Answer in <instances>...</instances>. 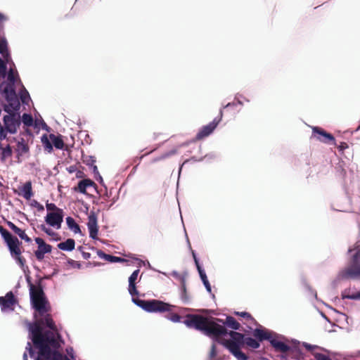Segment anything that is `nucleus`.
<instances>
[{
  "label": "nucleus",
  "mask_w": 360,
  "mask_h": 360,
  "mask_svg": "<svg viewBox=\"0 0 360 360\" xmlns=\"http://www.w3.org/2000/svg\"><path fill=\"white\" fill-rule=\"evenodd\" d=\"M87 226L89 231V236L93 239H96L98 232V226L97 216L94 212H90L88 216Z\"/></svg>",
  "instance_id": "11"
},
{
  "label": "nucleus",
  "mask_w": 360,
  "mask_h": 360,
  "mask_svg": "<svg viewBox=\"0 0 360 360\" xmlns=\"http://www.w3.org/2000/svg\"><path fill=\"white\" fill-rule=\"evenodd\" d=\"M338 278L342 280L360 278V249L352 256L348 266L339 272Z\"/></svg>",
  "instance_id": "5"
},
{
  "label": "nucleus",
  "mask_w": 360,
  "mask_h": 360,
  "mask_svg": "<svg viewBox=\"0 0 360 360\" xmlns=\"http://www.w3.org/2000/svg\"><path fill=\"white\" fill-rule=\"evenodd\" d=\"M38 210H44V207H43V205H39H39H38Z\"/></svg>",
  "instance_id": "57"
},
{
  "label": "nucleus",
  "mask_w": 360,
  "mask_h": 360,
  "mask_svg": "<svg viewBox=\"0 0 360 360\" xmlns=\"http://www.w3.org/2000/svg\"><path fill=\"white\" fill-rule=\"evenodd\" d=\"M14 233L17 234L21 239L25 240L27 243H30L32 241L31 238L27 236L25 231L20 229V228H18Z\"/></svg>",
  "instance_id": "32"
},
{
  "label": "nucleus",
  "mask_w": 360,
  "mask_h": 360,
  "mask_svg": "<svg viewBox=\"0 0 360 360\" xmlns=\"http://www.w3.org/2000/svg\"><path fill=\"white\" fill-rule=\"evenodd\" d=\"M34 255H35V257L36 258L39 260V261H41L44 258V255L43 252H40L39 250H37L35 252H34Z\"/></svg>",
  "instance_id": "47"
},
{
  "label": "nucleus",
  "mask_w": 360,
  "mask_h": 360,
  "mask_svg": "<svg viewBox=\"0 0 360 360\" xmlns=\"http://www.w3.org/2000/svg\"><path fill=\"white\" fill-rule=\"evenodd\" d=\"M8 18L7 16H6L5 15L2 14V13H0V22H2L4 21H6L8 20Z\"/></svg>",
  "instance_id": "53"
},
{
  "label": "nucleus",
  "mask_w": 360,
  "mask_h": 360,
  "mask_svg": "<svg viewBox=\"0 0 360 360\" xmlns=\"http://www.w3.org/2000/svg\"><path fill=\"white\" fill-rule=\"evenodd\" d=\"M176 153V150H171L168 153H165L162 155H161L160 156L156 158H154L153 160H152V162L154 163V162H156L158 161H160V160H165L167 158L174 155Z\"/></svg>",
  "instance_id": "33"
},
{
  "label": "nucleus",
  "mask_w": 360,
  "mask_h": 360,
  "mask_svg": "<svg viewBox=\"0 0 360 360\" xmlns=\"http://www.w3.org/2000/svg\"><path fill=\"white\" fill-rule=\"evenodd\" d=\"M217 347L214 344H212L209 353V357L210 359H214L217 356Z\"/></svg>",
  "instance_id": "41"
},
{
  "label": "nucleus",
  "mask_w": 360,
  "mask_h": 360,
  "mask_svg": "<svg viewBox=\"0 0 360 360\" xmlns=\"http://www.w3.org/2000/svg\"><path fill=\"white\" fill-rule=\"evenodd\" d=\"M224 324L233 330H238L240 327V323L232 316H227Z\"/></svg>",
  "instance_id": "25"
},
{
  "label": "nucleus",
  "mask_w": 360,
  "mask_h": 360,
  "mask_svg": "<svg viewBox=\"0 0 360 360\" xmlns=\"http://www.w3.org/2000/svg\"><path fill=\"white\" fill-rule=\"evenodd\" d=\"M110 262H124L125 259L122 258V257H116V256H113L112 255L111 257H110Z\"/></svg>",
  "instance_id": "46"
},
{
  "label": "nucleus",
  "mask_w": 360,
  "mask_h": 360,
  "mask_svg": "<svg viewBox=\"0 0 360 360\" xmlns=\"http://www.w3.org/2000/svg\"><path fill=\"white\" fill-rule=\"evenodd\" d=\"M312 136L318 141L324 143H332L335 146L337 145L333 135L328 133L321 127H314L312 128Z\"/></svg>",
  "instance_id": "8"
},
{
  "label": "nucleus",
  "mask_w": 360,
  "mask_h": 360,
  "mask_svg": "<svg viewBox=\"0 0 360 360\" xmlns=\"http://www.w3.org/2000/svg\"><path fill=\"white\" fill-rule=\"evenodd\" d=\"M25 349H26L27 351H28L30 357H32V358L34 357L35 352H34V349H33L30 342H28L27 343V346H26Z\"/></svg>",
  "instance_id": "42"
},
{
  "label": "nucleus",
  "mask_w": 360,
  "mask_h": 360,
  "mask_svg": "<svg viewBox=\"0 0 360 360\" xmlns=\"http://www.w3.org/2000/svg\"><path fill=\"white\" fill-rule=\"evenodd\" d=\"M236 314L245 318L248 321H255V319L252 318L251 314L248 312H245V311L236 312Z\"/></svg>",
  "instance_id": "37"
},
{
  "label": "nucleus",
  "mask_w": 360,
  "mask_h": 360,
  "mask_svg": "<svg viewBox=\"0 0 360 360\" xmlns=\"http://www.w3.org/2000/svg\"><path fill=\"white\" fill-rule=\"evenodd\" d=\"M22 358H23V360H27V359H28L27 354V353H26V352H25V353L23 354V356H22Z\"/></svg>",
  "instance_id": "56"
},
{
  "label": "nucleus",
  "mask_w": 360,
  "mask_h": 360,
  "mask_svg": "<svg viewBox=\"0 0 360 360\" xmlns=\"http://www.w3.org/2000/svg\"><path fill=\"white\" fill-rule=\"evenodd\" d=\"M79 176H81V174H77V177H79Z\"/></svg>",
  "instance_id": "62"
},
{
  "label": "nucleus",
  "mask_w": 360,
  "mask_h": 360,
  "mask_svg": "<svg viewBox=\"0 0 360 360\" xmlns=\"http://www.w3.org/2000/svg\"><path fill=\"white\" fill-rule=\"evenodd\" d=\"M16 303L17 300L11 291L7 292L4 297H0V306L2 311L13 310L14 305Z\"/></svg>",
  "instance_id": "10"
},
{
  "label": "nucleus",
  "mask_w": 360,
  "mask_h": 360,
  "mask_svg": "<svg viewBox=\"0 0 360 360\" xmlns=\"http://www.w3.org/2000/svg\"><path fill=\"white\" fill-rule=\"evenodd\" d=\"M21 242L18 241V243H15L13 244V247H9L8 249L11 255L15 258V259L18 262L21 267H23L26 260L25 259L21 256L22 251L20 248Z\"/></svg>",
  "instance_id": "12"
},
{
  "label": "nucleus",
  "mask_w": 360,
  "mask_h": 360,
  "mask_svg": "<svg viewBox=\"0 0 360 360\" xmlns=\"http://www.w3.org/2000/svg\"><path fill=\"white\" fill-rule=\"evenodd\" d=\"M82 257L84 259H89L91 257V254L89 252H82Z\"/></svg>",
  "instance_id": "52"
},
{
  "label": "nucleus",
  "mask_w": 360,
  "mask_h": 360,
  "mask_svg": "<svg viewBox=\"0 0 360 360\" xmlns=\"http://www.w3.org/2000/svg\"><path fill=\"white\" fill-rule=\"evenodd\" d=\"M75 241L72 238H68L65 242H62L58 244V248L60 250L65 251H72L75 249Z\"/></svg>",
  "instance_id": "20"
},
{
  "label": "nucleus",
  "mask_w": 360,
  "mask_h": 360,
  "mask_svg": "<svg viewBox=\"0 0 360 360\" xmlns=\"http://www.w3.org/2000/svg\"><path fill=\"white\" fill-rule=\"evenodd\" d=\"M217 320L218 321L222 322V321H221V319H217Z\"/></svg>",
  "instance_id": "60"
},
{
  "label": "nucleus",
  "mask_w": 360,
  "mask_h": 360,
  "mask_svg": "<svg viewBox=\"0 0 360 360\" xmlns=\"http://www.w3.org/2000/svg\"><path fill=\"white\" fill-rule=\"evenodd\" d=\"M97 255L100 258L104 259L108 262H110V257H111L112 255L105 254L104 252H103L101 250H97Z\"/></svg>",
  "instance_id": "40"
},
{
  "label": "nucleus",
  "mask_w": 360,
  "mask_h": 360,
  "mask_svg": "<svg viewBox=\"0 0 360 360\" xmlns=\"http://www.w3.org/2000/svg\"><path fill=\"white\" fill-rule=\"evenodd\" d=\"M337 148L340 152L343 153L345 149L349 148V146L346 142H341L339 145L337 146Z\"/></svg>",
  "instance_id": "44"
},
{
  "label": "nucleus",
  "mask_w": 360,
  "mask_h": 360,
  "mask_svg": "<svg viewBox=\"0 0 360 360\" xmlns=\"http://www.w3.org/2000/svg\"><path fill=\"white\" fill-rule=\"evenodd\" d=\"M181 300L184 302H188L189 301V297L187 295L186 283L184 279L181 281Z\"/></svg>",
  "instance_id": "30"
},
{
  "label": "nucleus",
  "mask_w": 360,
  "mask_h": 360,
  "mask_svg": "<svg viewBox=\"0 0 360 360\" xmlns=\"http://www.w3.org/2000/svg\"><path fill=\"white\" fill-rule=\"evenodd\" d=\"M133 302L145 311L150 313L169 312L166 317L172 322H179L181 316L176 313L171 312L174 306L158 300H144L133 299Z\"/></svg>",
  "instance_id": "3"
},
{
  "label": "nucleus",
  "mask_w": 360,
  "mask_h": 360,
  "mask_svg": "<svg viewBox=\"0 0 360 360\" xmlns=\"http://www.w3.org/2000/svg\"><path fill=\"white\" fill-rule=\"evenodd\" d=\"M276 334L271 331V347L276 351L286 352L290 349V347L282 341L276 338Z\"/></svg>",
  "instance_id": "17"
},
{
  "label": "nucleus",
  "mask_w": 360,
  "mask_h": 360,
  "mask_svg": "<svg viewBox=\"0 0 360 360\" xmlns=\"http://www.w3.org/2000/svg\"><path fill=\"white\" fill-rule=\"evenodd\" d=\"M79 176H81V174H77V177H79Z\"/></svg>",
  "instance_id": "61"
},
{
  "label": "nucleus",
  "mask_w": 360,
  "mask_h": 360,
  "mask_svg": "<svg viewBox=\"0 0 360 360\" xmlns=\"http://www.w3.org/2000/svg\"><path fill=\"white\" fill-rule=\"evenodd\" d=\"M22 122L27 127H31L33 125V118L31 115L24 113L22 117Z\"/></svg>",
  "instance_id": "29"
},
{
  "label": "nucleus",
  "mask_w": 360,
  "mask_h": 360,
  "mask_svg": "<svg viewBox=\"0 0 360 360\" xmlns=\"http://www.w3.org/2000/svg\"><path fill=\"white\" fill-rule=\"evenodd\" d=\"M184 323L190 328L203 332L206 335L213 336L218 343L224 346L238 360H247L245 354L240 351V345L243 343L242 333L230 331L212 319L199 314H188L185 316Z\"/></svg>",
  "instance_id": "1"
},
{
  "label": "nucleus",
  "mask_w": 360,
  "mask_h": 360,
  "mask_svg": "<svg viewBox=\"0 0 360 360\" xmlns=\"http://www.w3.org/2000/svg\"><path fill=\"white\" fill-rule=\"evenodd\" d=\"M49 138L51 140L52 145H53L57 149H63L65 143L60 134L56 136L54 134H50Z\"/></svg>",
  "instance_id": "21"
},
{
  "label": "nucleus",
  "mask_w": 360,
  "mask_h": 360,
  "mask_svg": "<svg viewBox=\"0 0 360 360\" xmlns=\"http://www.w3.org/2000/svg\"><path fill=\"white\" fill-rule=\"evenodd\" d=\"M12 155V149L11 147L8 145L6 148H2L1 151V160L2 162H5L7 158H9Z\"/></svg>",
  "instance_id": "28"
},
{
  "label": "nucleus",
  "mask_w": 360,
  "mask_h": 360,
  "mask_svg": "<svg viewBox=\"0 0 360 360\" xmlns=\"http://www.w3.org/2000/svg\"><path fill=\"white\" fill-rule=\"evenodd\" d=\"M46 209L51 212H58V210H63L60 208H58L54 203H46Z\"/></svg>",
  "instance_id": "39"
},
{
  "label": "nucleus",
  "mask_w": 360,
  "mask_h": 360,
  "mask_svg": "<svg viewBox=\"0 0 360 360\" xmlns=\"http://www.w3.org/2000/svg\"><path fill=\"white\" fill-rule=\"evenodd\" d=\"M316 360H332L328 356L319 352H312Z\"/></svg>",
  "instance_id": "35"
},
{
  "label": "nucleus",
  "mask_w": 360,
  "mask_h": 360,
  "mask_svg": "<svg viewBox=\"0 0 360 360\" xmlns=\"http://www.w3.org/2000/svg\"><path fill=\"white\" fill-rule=\"evenodd\" d=\"M7 53V43L5 40H0V53L3 56Z\"/></svg>",
  "instance_id": "38"
},
{
  "label": "nucleus",
  "mask_w": 360,
  "mask_h": 360,
  "mask_svg": "<svg viewBox=\"0 0 360 360\" xmlns=\"http://www.w3.org/2000/svg\"><path fill=\"white\" fill-rule=\"evenodd\" d=\"M8 79L10 82H14L15 77L12 71H10L8 75Z\"/></svg>",
  "instance_id": "50"
},
{
  "label": "nucleus",
  "mask_w": 360,
  "mask_h": 360,
  "mask_svg": "<svg viewBox=\"0 0 360 360\" xmlns=\"http://www.w3.org/2000/svg\"><path fill=\"white\" fill-rule=\"evenodd\" d=\"M0 233L4 241L6 242L8 248L13 247V244L15 243H18L19 240L15 236L11 235L6 229H4L2 226L0 225Z\"/></svg>",
  "instance_id": "15"
},
{
  "label": "nucleus",
  "mask_w": 360,
  "mask_h": 360,
  "mask_svg": "<svg viewBox=\"0 0 360 360\" xmlns=\"http://www.w3.org/2000/svg\"><path fill=\"white\" fill-rule=\"evenodd\" d=\"M19 195H22L26 200H30L33 196L32 182L30 181L24 184L21 188V193Z\"/></svg>",
  "instance_id": "18"
},
{
  "label": "nucleus",
  "mask_w": 360,
  "mask_h": 360,
  "mask_svg": "<svg viewBox=\"0 0 360 360\" xmlns=\"http://www.w3.org/2000/svg\"><path fill=\"white\" fill-rule=\"evenodd\" d=\"M352 251V249H351V248H349V249L348 250V252H349V253H350Z\"/></svg>",
  "instance_id": "58"
},
{
  "label": "nucleus",
  "mask_w": 360,
  "mask_h": 360,
  "mask_svg": "<svg viewBox=\"0 0 360 360\" xmlns=\"http://www.w3.org/2000/svg\"><path fill=\"white\" fill-rule=\"evenodd\" d=\"M30 287V300L32 307L39 313V316H44L50 310L49 303L46 297L41 282L34 285L27 278Z\"/></svg>",
  "instance_id": "4"
},
{
  "label": "nucleus",
  "mask_w": 360,
  "mask_h": 360,
  "mask_svg": "<svg viewBox=\"0 0 360 360\" xmlns=\"http://www.w3.org/2000/svg\"><path fill=\"white\" fill-rule=\"evenodd\" d=\"M342 298L350 300H360V291L352 295L342 294Z\"/></svg>",
  "instance_id": "36"
},
{
  "label": "nucleus",
  "mask_w": 360,
  "mask_h": 360,
  "mask_svg": "<svg viewBox=\"0 0 360 360\" xmlns=\"http://www.w3.org/2000/svg\"><path fill=\"white\" fill-rule=\"evenodd\" d=\"M40 229L43 231H44L46 234H48L49 236H51V237H55L58 234L54 232L53 230H51V229L49 228H47L45 225L44 224H41L40 226H39Z\"/></svg>",
  "instance_id": "34"
},
{
  "label": "nucleus",
  "mask_w": 360,
  "mask_h": 360,
  "mask_svg": "<svg viewBox=\"0 0 360 360\" xmlns=\"http://www.w3.org/2000/svg\"><path fill=\"white\" fill-rule=\"evenodd\" d=\"M90 187L96 188V184L89 179H84L79 181L77 186L73 188V190L76 192L86 194V189Z\"/></svg>",
  "instance_id": "13"
},
{
  "label": "nucleus",
  "mask_w": 360,
  "mask_h": 360,
  "mask_svg": "<svg viewBox=\"0 0 360 360\" xmlns=\"http://www.w3.org/2000/svg\"><path fill=\"white\" fill-rule=\"evenodd\" d=\"M6 71V65L1 58H0V75H5Z\"/></svg>",
  "instance_id": "43"
},
{
  "label": "nucleus",
  "mask_w": 360,
  "mask_h": 360,
  "mask_svg": "<svg viewBox=\"0 0 360 360\" xmlns=\"http://www.w3.org/2000/svg\"><path fill=\"white\" fill-rule=\"evenodd\" d=\"M43 316L28 324L33 345L39 350L35 360H70L59 352L52 350L59 346L54 335L58 328L50 314L46 312Z\"/></svg>",
  "instance_id": "2"
},
{
  "label": "nucleus",
  "mask_w": 360,
  "mask_h": 360,
  "mask_svg": "<svg viewBox=\"0 0 360 360\" xmlns=\"http://www.w3.org/2000/svg\"><path fill=\"white\" fill-rule=\"evenodd\" d=\"M41 141L46 151L48 153H51L53 151V145L51 143V140L49 138V135L44 134L41 138Z\"/></svg>",
  "instance_id": "23"
},
{
  "label": "nucleus",
  "mask_w": 360,
  "mask_h": 360,
  "mask_svg": "<svg viewBox=\"0 0 360 360\" xmlns=\"http://www.w3.org/2000/svg\"><path fill=\"white\" fill-rule=\"evenodd\" d=\"M4 123L5 129L11 133L15 134L18 128L20 125V120L19 114L11 112L8 115L4 117Z\"/></svg>",
  "instance_id": "7"
},
{
  "label": "nucleus",
  "mask_w": 360,
  "mask_h": 360,
  "mask_svg": "<svg viewBox=\"0 0 360 360\" xmlns=\"http://www.w3.org/2000/svg\"><path fill=\"white\" fill-rule=\"evenodd\" d=\"M253 335L259 341L270 340V333L260 328H256L253 332Z\"/></svg>",
  "instance_id": "22"
},
{
  "label": "nucleus",
  "mask_w": 360,
  "mask_h": 360,
  "mask_svg": "<svg viewBox=\"0 0 360 360\" xmlns=\"http://www.w3.org/2000/svg\"><path fill=\"white\" fill-rule=\"evenodd\" d=\"M303 346L308 350V351H310L312 352H314V349H316V348H318L317 346L316 345H311L310 344H308L307 342H304L303 343Z\"/></svg>",
  "instance_id": "45"
},
{
  "label": "nucleus",
  "mask_w": 360,
  "mask_h": 360,
  "mask_svg": "<svg viewBox=\"0 0 360 360\" xmlns=\"http://www.w3.org/2000/svg\"><path fill=\"white\" fill-rule=\"evenodd\" d=\"M153 150H150L149 153H148V154H149V153H153ZM146 155H147V153H146Z\"/></svg>",
  "instance_id": "59"
},
{
  "label": "nucleus",
  "mask_w": 360,
  "mask_h": 360,
  "mask_svg": "<svg viewBox=\"0 0 360 360\" xmlns=\"http://www.w3.org/2000/svg\"><path fill=\"white\" fill-rule=\"evenodd\" d=\"M63 221V210H58V212H50L45 217V221L46 224L53 227H56L58 229L60 228Z\"/></svg>",
  "instance_id": "9"
},
{
  "label": "nucleus",
  "mask_w": 360,
  "mask_h": 360,
  "mask_svg": "<svg viewBox=\"0 0 360 360\" xmlns=\"http://www.w3.org/2000/svg\"><path fill=\"white\" fill-rule=\"evenodd\" d=\"M0 233L4 241L6 242L8 248L13 247V244L15 243H18L19 240L15 236L11 235L6 229H4L2 226L0 225Z\"/></svg>",
  "instance_id": "16"
},
{
  "label": "nucleus",
  "mask_w": 360,
  "mask_h": 360,
  "mask_svg": "<svg viewBox=\"0 0 360 360\" xmlns=\"http://www.w3.org/2000/svg\"><path fill=\"white\" fill-rule=\"evenodd\" d=\"M207 290L210 292H211V286L208 281H206L205 283H203Z\"/></svg>",
  "instance_id": "51"
},
{
  "label": "nucleus",
  "mask_w": 360,
  "mask_h": 360,
  "mask_svg": "<svg viewBox=\"0 0 360 360\" xmlns=\"http://www.w3.org/2000/svg\"><path fill=\"white\" fill-rule=\"evenodd\" d=\"M6 224L13 232H15L16 229L18 228L17 226H15L13 222L10 221H7Z\"/></svg>",
  "instance_id": "49"
},
{
  "label": "nucleus",
  "mask_w": 360,
  "mask_h": 360,
  "mask_svg": "<svg viewBox=\"0 0 360 360\" xmlns=\"http://www.w3.org/2000/svg\"><path fill=\"white\" fill-rule=\"evenodd\" d=\"M92 166H93V171H94V173H98V167H97V166H96V165H92Z\"/></svg>",
  "instance_id": "54"
},
{
  "label": "nucleus",
  "mask_w": 360,
  "mask_h": 360,
  "mask_svg": "<svg viewBox=\"0 0 360 360\" xmlns=\"http://www.w3.org/2000/svg\"><path fill=\"white\" fill-rule=\"evenodd\" d=\"M139 274V269L135 270L129 276V288L128 290L129 294L132 296H138L139 295V291L136 289V282L138 278V275ZM135 299L134 297L132 298Z\"/></svg>",
  "instance_id": "14"
},
{
  "label": "nucleus",
  "mask_w": 360,
  "mask_h": 360,
  "mask_svg": "<svg viewBox=\"0 0 360 360\" xmlns=\"http://www.w3.org/2000/svg\"><path fill=\"white\" fill-rule=\"evenodd\" d=\"M193 259H194V261H195V265H196V267H197V269L198 271V273L200 274V278L202 281V283H205L206 281H208L207 280V276H206V274L205 272L204 271V270L201 268L200 264H199V262H198V259H197L195 253L193 252Z\"/></svg>",
  "instance_id": "27"
},
{
  "label": "nucleus",
  "mask_w": 360,
  "mask_h": 360,
  "mask_svg": "<svg viewBox=\"0 0 360 360\" xmlns=\"http://www.w3.org/2000/svg\"><path fill=\"white\" fill-rule=\"evenodd\" d=\"M34 240L38 245V250L43 252L44 254L50 253L51 252V245L46 244L42 238H36Z\"/></svg>",
  "instance_id": "19"
},
{
  "label": "nucleus",
  "mask_w": 360,
  "mask_h": 360,
  "mask_svg": "<svg viewBox=\"0 0 360 360\" xmlns=\"http://www.w3.org/2000/svg\"><path fill=\"white\" fill-rule=\"evenodd\" d=\"M66 222L68 228L71 229L75 233H78L81 232L79 226L75 222V219L72 217H68L66 218Z\"/></svg>",
  "instance_id": "24"
},
{
  "label": "nucleus",
  "mask_w": 360,
  "mask_h": 360,
  "mask_svg": "<svg viewBox=\"0 0 360 360\" xmlns=\"http://www.w3.org/2000/svg\"><path fill=\"white\" fill-rule=\"evenodd\" d=\"M236 104L234 103H229L227 105H226L224 108H228L229 106L235 105Z\"/></svg>",
  "instance_id": "55"
},
{
  "label": "nucleus",
  "mask_w": 360,
  "mask_h": 360,
  "mask_svg": "<svg viewBox=\"0 0 360 360\" xmlns=\"http://www.w3.org/2000/svg\"><path fill=\"white\" fill-rule=\"evenodd\" d=\"M87 160H84V162L86 163V165H94V164L96 162V160L94 159V157H91V156H89L87 157Z\"/></svg>",
  "instance_id": "48"
},
{
  "label": "nucleus",
  "mask_w": 360,
  "mask_h": 360,
  "mask_svg": "<svg viewBox=\"0 0 360 360\" xmlns=\"http://www.w3.org/2000/svg\"><path fill=\"white\" fill-rule=\"evenodd\" d=\"M223 117V110L221 109L219 112V115L218 117H215L212 122L209 123L208 124L203 126L198 132L195 136L196 140H202L204 138L210 135L215 128L217 127L221 118Z\"/></svg>",
  "instance_id": "6"
},
{
  "label": "nucleus",
  "mask_w": 360,
  "mask_h": 360,
  "mask_svg": "<svg viewBox=\"0 0 360 360\" xmlns=\"http://www.w3.org/2000/svg\"><path fill=\"white\" fill-rule=\"evenodd\" d=\"M17 147L18 150L21 153H27L29 151V146L25 143L23 139L18 143Z\"/></svg>",
  "instance_id": "31"
},
{
  "label": "nucleus",
  "mask_w": 360,
  "mask_h": 360,
  "mask_svg": "<svg viewBox=\"0 0 360 360\" xmlns=\"http://www.w3.org/2000/svg\"><path fill=\"white\" fill-rule=\"evenodd\" d=\"M243 336L244 335L242 334ZM245 343L248 346L253 348V349H257L259 348V343L257 340H256L255 339L252 338H243V343H241V345H240V347L243 345V344Z\"/></svg>",
  "instance_id": "26"
}]
</instances>
